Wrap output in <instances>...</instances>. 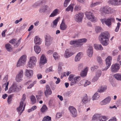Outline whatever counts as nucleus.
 I'll return each mask as SVG.
<instances>
[{"label":"nucleus","instance_id":"e433bc0d","mask_svg":"<svg viewBox=\"0 0 121 121\" xmlns=\"http://www.w3.org/2000/svg\"><path fill=\"white\" fill-rule=\"evenodd\" d=\"M70 44L71 45L74 44L76 47L79 46L78 40L71 41H70Z\"/></svg>","mask_w":121,"mask_h":121},{"label":"nucleus","instance_id":"9d476101","mask_svg":"<svg viewBox=\"0 0 121 121\" xmlns=\"http://www.w3.org/2000/svg\"><path fill=\"white\" fill-rule=\"evenodd\" d=\"M83 16V13H80L76 15L74 18L75 20L77 22H79L82 21Z\"/></svg>","mask_w":121,"mask_h":121},{"label":"nucleus","instance_id":"2f4dec72","mask_svg":"<svg viewBox=\"0 0 121 121\" xmlns=\"http://www.w3.org/2000/svg\"><path fill=\"white\" fill-rule=\"evenodd\" d=\"M78 40V46H80L82 45V43L86 42V41L87 40L86 39L84 38Z\"/></svg>","mask_w":121,"mask_h":121},{"label":"nucleus","instance_id":"412c9836","mask_svg":"<svg viewBox=\"0 0 121 121\" xmlns=\"http://www.w3.org/2000/svg\"><path fill=\"white\" fill-rule=\"evenodd\" d=\"M32 82V81L31 80L29 81L26 83L25 84L26 85H28L30 84V85L27 87V89H29L31 88L32 87L34 86V85L36 83V81H34L33 83H30Z\"/></svg>","mask_w":121,"mask_h":121},{"label":"nucleus","instance_id":"052dcab7","mask_svg":"<svg viewBox=\"0 0 121 121\" xmlns=\"http://www.w3.org/2000/svg\"><path fill=\"white\" fill-rule=\"evenodd\" d=\"M62 116L61 114L60 113H58L56 114V118L57 119L60 118Z\"/></svg>","mask_w":121,"mask_h":121},{"label":"nucleus","instance_id":"c9c22d12","mask_svg":"<svg viewBox=\"0 0 121 121\" xmlns=\"http://www.w3.org/2000/svg\"><path fill=\"white\" fill-rule=\"evenodd\" d=\"M5 47L7 50L9 52H10L12 50V47L11 45L8 43L5 45Z\"/></svg>","mask_w":121,"mask_h":121},{"label":"nucleus","instance_id":"6e6552de","mask_svg":"<svg viewBox=\"0 0 121 121\" xmlns=\"http://www.w3.org/2000/svg\"><path fill=\"white\" fill-rule=\"evenodd\" d=\"M45 45L47 46H49L52 42L53 39L49 35H46L45 38Z\"/></svg>","mask_w":121,"mask_h":121},{"label":"nucleus","instance_id":"f03ea898","mask_svg":"<svg viewBox=\"0 0 121 121\" xmlns=\"http://www.w3.org/2000/svg\"><path fill=\"white\" fill-rule=\"evenodd\" d=\"M101 21L103 24L105 23L109 27L111 26L112 22H115V19L113 17L109 18L106 19L105 18L102 19Z\"/></svg>","mask_w":121,"mask_h":121},{"label":"nucleus","instance_id":"58836bf2","mask_svg":"<svg viewBox=\"0 0 121 121\" xmlns=\"http://www.w3.org/2000/svg\"><path fill=\"white\" fill-rule=\"evenodd\" d=\"M107 89L106 86H102L101 87L100 89L98 90V91L99 92H102L104 91Z\"/></svg>","mask_w":121,"mask_h":121},{"label":"nucleus","instance_id":"4468645a","mask_svg":"<svg viewBox=\"0 0 121 121\" xmlns=\"http://www.w3.org/2000/svg\"><path fill=\"white\" fill-rule=\"evenodd\" d=\"M16 39H13L10 40L9 42L11 43L14 44V45L15 48L17 47L19 45L21 39L17 41H16Z\"/></svg>","mask_w":121,"mask_h":121},{"label":"nucleus","instance_id":"a211bd4d","mask_svg":"<svg viewBox=\"0 0 121 121\" xmlns=\"http://www.w3.org/2000/svg\"><path fill=\"white\" fill-rule=\"evenodd\" d=\"M49 8L47 5L41 6L39 9V12L40 13H44L46 10H49Z\"/></svg>","mask_w":121,"mask_h":121},{"label":"nucleus","instance_id":"5701e85b","mask_svg":"<svg viewBox=\"0 0 121 121\" xmlns=\"http://www.w3.org/2000/svg\"><path fill=\"white\" fill-rule=\"evenodd\" d=\"M17 88V87L16 86L14 85L13 84L9 88L8 93H11L14 92L16 91Z\"/></svg>","mask_w":121,"mask_h":121},{"label":"nucleus","instance_id":"a878e982","mask_svg":"<svg viewBox=\"0 0 121 121\" xmlns=\"http://www.w3.org/2000/svg\"><path fill=\"white\" fill-rule=\"evenodd\" d=\"M41 39L37 36H36L34 39V42L35 43L38 45H39L41 44Z\"/></svg>","mask_w":121,"mask_h":121},{"label":"nucleus","instance_id":"423d86ee","mask_svg":"<svg viewBox=\"0 0 121 121\" xmlns=\"http://www.w3.org/2000/svg\"><path fill=\"white\" fill-rule=\"evenodd\" d=\"M111 8L108 6H105L101 8L100 11L102 13L105 14L110 13L111 12Z\"/></svg>","mask_w":121,"mask_h":121},{"label":"nucleus","instance_id":"f3484780","mask_svg":"<svg viewBox=\"0 0 121 121\" xmlns=\"http://www.w3.org/2000/svg\"><path fill=\"white\" fill-rule=\"evenodd\" d=\"M33 70L28 69L26 70L25 75L27 77L30 78L33 76Z\"/></svg>","mask_w":121,"mask_h":121},{"label":"nucleus","instance_id":"bf43d9fd","mask_svg":"<svg viewBox=\"0 0 121 121\" xmlns=\"http://www.w3.org/2000/svg\"><path fill=\"white\" fill-rule=\"evenodd\" d=\"M99 3L98 2H96L94 3H92L91 5V7H93L96 6Z\"/></svg>","mask_w":121,"mask_h":121},{"label":"nucleus","instance_id":"e2e57ef3","mask_svg":"<svg viewBox=\"0 0 121 121\" xmlns=\"http://www.w3.org/2000/svg\"><path fill=\"white\" fill-rule=\"evenodd\" d=\"M9 83V82H8L7 83H5L4 84V85L5 86V87L4 89V90L5 91H7L8 89V86Z\"/></svg>","mask_w":121,"mask_h":121},{"label":"nucleus","instance_id":"6ab92c4d","mask_svg":"<svg viewBox=\"0 0 121 121\" xmlns=\"http://www.w3.org/2000/svg\"><path fill=\"white\" fill-rule=\"evenodd\" d=\"M81 79L80 77L79 76L76 77H74L71 81L70 85L71 86H72L78 82Z\"/></svg>","mask_w":121,"mask_h":121},{"label":"nucleus","instance_id":"c03bdc74","mask_svg":"<svg viewBox=\"0 0 121 121\" xmlns=\"http://www.w3.org/2000/svg\"><path fill=\"white\" fill-rule=\"evenodd\" d=\"M82 101L84 104H85L88 101V97L86 95L83 97L82 100Z\"/></svg>","mask_w":121,"mask_h":121},{"label":"nucleus","instance_id":"a18cd8bd","mask_svg":"<svg viewBox=\"0 0 121 121\" xmlns=\"http://www.w3.org/2000/svg\"><path fill=\"white\" fill-rule=\"evenodd\" d=\"M102 72L100 70H98L96 72L95 75L96 76L99 78L101 75Z\"/></svg>","mask_w":121,"mask_h":121},{"label":"nucleus","instance_id":"603ef678","mask_svg":"<svg viewBox=\"0 0 121 121\" xmlns=\"http://www.w3.org/2000/svg\"><path fill=\"white\" fill-rule=\"evenodd\" d=\"M121 24V23L120 22H118L117 23V26L116 27V28L115 30V31L116 32H117L118 31L120 27V26Z\"/></svg>","mask_w":121,"mask_h":121},{"label":"nucleus","instance_id":"1a4fd4ad","mask_svg":"<svg viewBox=\"0 0 121 121\" xmlns=\"http://www.w3.org/2000/svg\"><path fill=\"white\" fill-rule=\"evenodd\" d=\"M120 68V66L119 64L116 63L112 65L111 68V71L113 73L117 72Z\"/></svg>","mask_w":121,"mask_h":121},{"label":"nucleus","instance_id":"37998d69","mask_svg":"<svg viewBox=\"0 0 121 121\" xmlns=\"http://www.w3.org/2000/svg\"><path fill=\"white\" fill-rule=\"evenodd\" d=\"M99 96L98 95V94L96 93L92 97V100H94L97 99L99 98Z\"/></svg>","mask_w":121,"mask_h":121},{"label":"nucleus","instance_id":"864d4df0","mask_svg":"<svg viewBox=\"0 0 121 121\" xmlns=\"http://www.w3.org/2000/svg\"><path fill=\"white\" fill-rule=\"evenodd\" d=\"M53 56L55 59L56 60L58 59L59 57L58 55L56 53H55L54 54H53Z\"/></svg>","mask_w":121,"mask_h":121},{"label":"nucleus","instance_id":"c85d7f7f","mask_svg":"<svg viewBox=\"0 0 121 121\" xmlns=\"http://www.w3.org/2000/svg\"><path fill=\"white\" fill-rule=\"evenodd\" d=\"M87 71L88 68L86 67L83 71L81 72L80 73L81 76L82 77L86 76V75Z\"/></svg>","mask_w":121,"mask_h":121},{"label":"nucleus","instance_id":"a19ab883","mask_svg":"<svg viewBox=\"0 0 121 121\" xmlns=\"http://www.w3.org/2000/svg\"><path fill=\"white\" fill-rule=\"evenodd\" d=\"M43 121H51V118L48 116H47L43 118Z\"/></svg>","mask_w":121,"mask_h":121},{"label":"nucleus","instance_id":"6e6d98bb","mask_svg":"<svg viewBox=\"0 0 121 121\" xmlns=\"http://www.w3.org/2000/svg\"><path fill=\"white\" fill-rule=\"evenodd\" d=\"M98 68L97 65L93 66L91 67V70L94 71L95 69H97Z\"/></svg>","mask_w":121,"mask_h":121},{"label":"nucleus","instance_id":"13d9d810","mask_svg":"<svg viewBox=\"0 0 121 121\" xmlns=\"http://www.w3.org/2000/svg\"><path fill=\"white\" fill-rule=\"evenodd\" d=\"M99 78V77L95 76L92 79V82H95L98 80Z\"/></svg>","mask_w":121,"mask_h":121},{"label":"nucleus","instance_id":"f8f14e48","mask_svg":"<svg viewBox=\"0 0 121 121\" xmlns=\"http://www.w3.org/2000/svg\"><path fill=\"white\" fill-rule=\"evenodd\" d=\"M24 102L23 101H21L20 103L19 106L17 108V110L19 113H20V115H21L22 113L24 110L25 105H24L22 110L23 105Z\"/></svg>","mask_w":121,"mask_h":121},{"label":"nucleus","instance_id":"338daca9","mask_svg":"<svg viewBox=\"0 0 121 121\" xmlns=\"http://www.w3.org/2000/svg\"><path fill=\"white\" fill-rule=\"evenodd\" d=\"M7 30H5L3 31L2 33V36L3 37H4L5 36V33L6 32Z\"/></svg>","mask_w":121,"mask_h":121},{"label":"nucleus","instance_id":"393cba45","mask_svg":"<svg viewBox=\"0 0 121 121\" xmlns=\"http://www.w3.org/2000/svg\"><path fill=\"white\" fill-rule=\"evenodd\" d=\"M67 26L66 25L63 21L60 26V29L63 30H65L67 28Z\"/></svg>","mask_w":121,"mask_h":121},{"label":"nucleus","instance_id":"f704fd0d","mask_svg":"<svg viewBox=\"0 0 121 121\" xmlns=\"http://www.w3.org/2000/svg\"><path fill=\"white\" fill-rule=\"evenodd\" d=\"M41 112L43 113L45 112L48 110L47 107L45 105H43L41 109Z\"/></svg>","mask_w":121,"mask_h":121},{"label":"nucleus","instance_id":"8fccbe9b","mask_svg":"<svg viewBox=\"0 0 121 121\" xmlns=\"http://www.w3.org/2000/svg\"><path fill=\"white\" fill-rule=\"evenodd\" d=\"M102 28L99 26H97L95 28V30L97 33H98L101 31Z\"/></svg>","mask_w":121,"mask_h":121},{"label":"nucleus","instance_id":"774afa93","mask_svg":"<svg viewBox=\"0 0 121 121\" xmlns=\"http://www.w3.org/2000/svg\"><path fill=\"white\" fill-rule=\"evenodd\" d=\"M116 5H119L121 4V0H116Z\"/></svg>","mask_w":121,"mask_h":121},{"label":"nucleus","instance_id":"473e14b6","mask_svg":"<svg viewBox=\"0 0 121 121\" xmlns=\"http://www.w3.org/2000/svg\"><path fill=\"white\" fill-rule=\"evenodd\" d=\"M82 54L81 52H80L77 54L75 58V61H79L81 58V55Z\"/></svg>","mask_w":121,"mask_h":121},{"label":"nucleus","instance_id":"aec40b11","mask_svg":"<svg viewBox=\"0 0 121 121\" xmlns=\"http://www.w3.org/2000/svg\"><path fill=\"white\" fill-rule=\"evenodd\" d=\"M111 100L110 97H108L101 101L100 103V104L101 105H106L109 103Z\"/></svg>","mask_w":121,"mask_h":121},{"label":"nucleus","instance_id":"b1692460","mask_svg":"<svg viewBox=\"0 0 121 121\" xmlns=\"http://www.w3.org/2000/svg\"><path fill=\"white\" fill-rule=\"evenodd\" d=\"M74 53L72 52H69L68 49H67L64 54V56L66 58L69 57L72 55Z\"/></svg>","mask_w":121,"mask_h":121},{"label":"nucleus","instance_id":"ea45409f","mask_svg":"<svg viewBox=\"0 0 121 121\" xmlns=\"http://www.w3.org/2000/svg\"><path fill=\"white\" fill-rule=\"evenodd\" d=\"M107 119V117L105 116H101L99 117V120L100 121H105Z\"/></svg>","mask_w":121,"mask_h":121},{"label":"nucleus","instance_id":"3c124183","mask_svg":"<svg viewBox=\"0 0 121 121\" xmlns=\"http://www.w3.org/2000/svg\"><path fill=\"white\" fill-rule=\"evenodd\" d=\"M71 0H65L64 4V7H66Z\"/></svg>","mask_w":121,"mask_h":121},{"label":"nucleus","instance_id":"09e8293b","mask_svg":"<svg viewBox=\"0 0 121 121\" xmlns=\"http://www.w3.org/2000/svg\"><path fill=\"white\" fill-rule=\"evenodd\" d=\"M31 101L33 104L35 103L36 102V100L35 96L33 95L31 96L30 98Z\"/></svg>","mask_w":121,"mask_h":121},{"label":"nucleus","instance_id":"f257e3e1","mask_svg":"<svg viewBox=\"0 0 121 121\" xmlns=\"http://www.w3.org/2000/svg\"><path fill=\"white\" fill-rule=\"evenodd\" d=\"M110 35L107 31L102 33L99 36V39L101 43L103 46H107L109 44Z\"/></svg>","mask_w":121,"mask_h":121},{"label":"nucleus","instance_id":"79ce46f5","mask_svg":"<svg viewBox=\"0 0 121 121\" xmlns=\"http://www.w3.org/2000/svg\"><path fill=\"white\" fill-rule=\"evenodd\" d=\"M97 60L99 64H102L103 63V61L101 57L99 56L97 57Z\"/></svg>","mask_w":121,"mask_h":121},{"label":"nucleus","instance_id":"39448f33","mask_svg":"<svg viewBox=\"0 0 121 121\" xmlns=\"http://www.w3.org/2000/svg\"><path fill=\"white\" fill-rule=\"evenodd\" d=\"M26 60V55L22 56L17 63V66L19 67L24 65Z\"/></svg>","mask_w":121,"mask_h":121},{"label":"nucleus","instance_id":"4be33fe9","mask_svg":"<svg viewBox=\"0 0 121 121\" xmlns=\"http://www.w3.org/2000/svg\"><path fill=\"white\" fill-rule=\"evenodd\" d=\"M47 62V60L46 57L44 55H43L41 57L40 63V64L43 65L46 63Z\"/></svg>","mask_w":121,"mask_h":121},{"label":"nucleus","instance_id":"bb28decb","mask_svg":"<svg viewBox=\"0 0 121 121\" xmlns=\"http://www.w3.org/2000/svg\"><path fill=\"white\" fill-rule=\"evenodd\" d=\"M59 11L58 9H56L54 10L51 15L49 16L50 17H54L58 14Z\"/></svg>","mask_w":121,"mask_h":121},{"label":"nucleus","instance_id":"20e7f679","mask_svg":"<svg viewBox=\"0 0 121 121\" xmlns=\"http://www.w3.org/2000/svg\"><path fill=\"white\" fill-rule=\"evenodd\" d=\"M85 14L87 18L90 21L94 22H96L95 17L91 12H86Z\"/></svg>","mask_w":121,"mask_h":121},{"label":"nucleus","instance_id":"0e129e2a","mask_svg":"<svg viewBox=\"0 0 121 121\" xmlns=\"http://www.w3.org/2000/svg\"><path fill=\"white\" fill-rule=\"evenodd\" d=\"M91 83V82H90L88 81V80H86L85 83H84V86H87V85H89Z\"/></svg>","mask_w":121,"mask_h":121},{"label":"nucleus","instance_id":"680f3d73","mask_svg":"<svg viewBox=\"0 0 121 121\" xmlns=\"http://www.w3.org/2000/svg\"><path fill=\"white\" fill-rule=\"evenodd\" d=\"M39 5V3L37 2L35 3L33 5V6L34 8H36Z\"/></svg>","mask_w":121,"mask_h":121},{"label":"nucleus","instance_id":"49530a36","mask_svg":"<svg viewBox=\"0 0 121 121\" xmlns=\"http://www.w3.org/2000/svg\"><path fill=\"white\" fill-rule=\"evenodd\" d=\"M116 0H110L108 1V3L112 5H116Z\"/></svg>","mask_w":121,"mask_h":121},{"label":"nucleus","instance_id":"7c9ffc66","mask_svg":"<svg viewBox=\"0 0 121 121\" xmlns=\"http://www.w3.org/2000/svg\"><path fill=\"white\" fill-rule=\"evenodd\" d=\"M59 18H57L53 22V24L51 25V26L53 28H55L57 26Z\"/></svg>","mask_w":121,"mask_h":121},{"label":"nucleus","instance_id":"5fc2aeb1","mask_svg":"<svg viewBox=\"0 0 121 121\" xmlns=\"http://www.w3.org/2000/svg\"><path fill=\"white\" fill-rule=\"evenodd\" d=\"M81 8V7L80 6L76 5L74 8V10L76 11H78L80 10Z\"/></svg>","mask_w":121,"mask_h":121},{"label":"nucleus","instance_id":"7ed1b4c3","mask_svg":"<svg viewBox=\"0 0 121 121\" xmlns=\"http://www.w3.org/2000/svg\"><path fill=\"white\" fill-rule=\"evenodd\" d=\"M37 61L36 58L35 57L33 56L30 57L28 63V66L30 68H32L35 65Z\"/></svg>","mask_w":121,"mask_h":121},{"label":"nucleus","instance_id":"cd10ccee","mask_svg":"<svg viewBox=\"0 0 121 121\" xmlns=\"http://www.w3.org/2000/svg\"><path fill=\"white\" fill-rule=\"evenodd\" d=\"M94 48L97 50H102L103 48L101 44H94Z\"/></svg>","mask_w":121,"mask_h":121},{"label":"nucleus","instance_id":"c756f323","mask_svg":"<svg viewBox=\"0 0 121 121\" xmlns=\"http://www.w3.org/2000/svg\"><path fill=\"white\" fill-rule=\"evenodd\" d=\"M34 50L36 53L38 54L41 51V49L39 46L36 45L34 47Z\"/></svg>","mask_w":121,"mask_h":121},{"label":"nucleus","instance_id":"0eeeda50","mask_svg":"<svg viewBox=\"0 0 121 121\" xmlns=\"http://www.w3.org/2000/svg\"><path fill=\"white\" fill-rule=\"evenodd\" d=\"M112 59V57L110 56H108L106 58V62L107 66L103 69L102 71L106 70L109 68L111 64Z\"/></svg>","mask_w":121,"mask_h":121},{"label":"nucleus","instance_id":"4d7b16f0","mask_svg":"<svg viewBox=\"0 0 121 121\" xmlns=\"http://www.w3.org/2000/svg\"><path fill=\"white\" fill-rule=\"evenodd\" d=\"M74 75L73 74L70 75L68 78L69 80V81H72L73 79V78L74 77Z\"/></svg>","mask_w":121,"mask_h":121},{"label":"nucleus","instance_id":"ddd939ff","mask_svg":"<svg viewBox=\"0 0 121 121\" xmlns=\"http://www.w3.org/2000/svg\"><path fill=\"white\" fill-rule=\"evenodd\" d=\"M45 87L46 90L44 91V93L45 96L47 97L49 95H50L52 94V91L48 85H46Z\"/></svg>","mask_w":121,"mask_h":121},{"label":"nucleus","instance_id":"69168bd1","mask_svg":"<svg viewBox=\"0 0 121 121\" xmlns=\"http://www.w3.org/2000/svg\"><path fill=\"white\" fill-rule=\"evenodd\" d=\"M26 98V95L25 94H24L22 96V98L21 101H24Z\"/></svg>","mask_w":121,"mask_h":121},{"label":"nucleus","instance_id":"2eb2a0df","mask_svg":"<svg viewBox=\"0 0 121 121\" xmlns=\"http://www.w3.org/2000/svg\"><path fill=\"white\" fill-rule=\"evenodd\" d=\"M69 109L73 117H76L77 115V112L76 109L73 106H70Z\"/></svg>","mask_w":121,"mask_h":121},{"label":"nucleus","instance_id":"9b49d317","mask_svg":"<svg viewBox=\"0 0 121 121\" xmlns=\"http://www.w3.org/2000/svg\"><path fill=\"white\" fill-rule=\"evenodd\" d=\"M23 75V72L22 70H21L19 72L16 78V81L17 82H20L22 80V78Z\"/></svg>","mask_w":121,"mask_h":121},{"label":"nucleus","instance_id":"dca6fc26","mask_svg":"<svg viewBox=\"0 0 121 121\" xmlns=\"http://www.w3.org/2000/svg\"><path fill=\"white\" fill-rule=\"evenodd\" d=\"M87 55L90 57H91L93 53V48L92 46H89L86 51Z\"/></svg>","mask_w":121,"mask_h":121},{"label":"nucleus","instance_id":"72a5a7b5","mask_svg":"<svg viewBox=\"0 0 121 121\" xmlns=\"http://www.w3.org/2000/svg\"><path fill=\"white\" fill-rule=\"evenodd\" d=\"M113 76L117 80L121 81V74L116 73Z\"/></svg>","mask_w":121,"mask_h":121},{"label":"nucleus","instance_id":"4c0bfd02","mask_svg":"<svg viewBox=\"0 0 121 121\" xmlns=\"http://www.w3.org/2000/svg\"><path fill=\"white\" fill-rule=\"evenodd\" d=\"M73 4H71L70 5L65 9L66 11L68 12L70 11L71 12H72L73 11Z\"/></svg>","mask_w":121,"mask_h":121},{"label":"nucleus","instance_id":"de8ad7c7","mask_svg":"<svg viewBox=\"0 0 121 121\" xmlns=\"http://www.w3.org/2000/svg\"><path fill=\"white\" fill-rule=\"evenodd\" d=\"M12 96L11 95L8 96V98L7 102L9 104H10L12 101Z\"/></svg>","mask_w":121,"mask_h":121}]
</instances>
